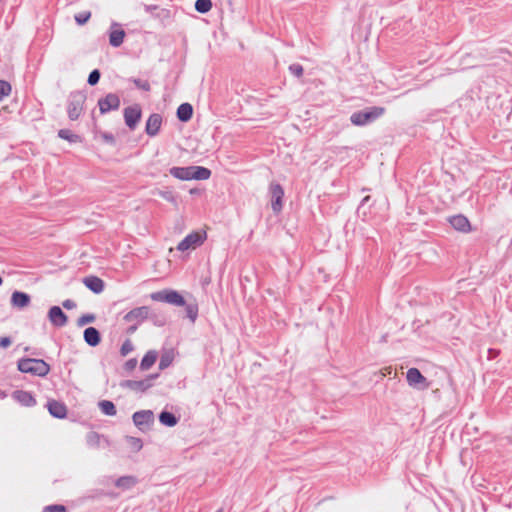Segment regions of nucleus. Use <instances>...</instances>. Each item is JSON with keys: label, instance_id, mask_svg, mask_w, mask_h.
<instances>
[{"label": "nucleus", "instance_id": "obj_1", "mask_svg": "<svg viewBox=\"0 0 512 512\" xmlns=\"http://www.w3.org/2000/svg\"><path fill=\"white\" fill-rule=\"evenodd\" d=\"M385 112L386 109L381 106L366 107L363 110L353 112L350 116V122L355 126H366L375 122L383 116Z\"/></svg>", "mask_w": 512, "mask_h": 512}, {"label": "nucleus", "instance_id": "obj_2", "mask_svg": "<svg viewBox=\"0 0 512 512\" xmlns=\"http://www.w3.org/2000/svg\"><path fill=\"white\" fill-rule=\"evenodd\" d=\"M170 174L180 180H206L210 177L209 169L201 166L172 167Z\"/></svg>", "mask_w": 512, "mask_h": 512}, {"label": "nucleus", "instance_id": "obj_3", "mask_svg": "<svg viewBox=\"0 0 512 512\" xmlns=\"http://www.w3.org/2000/svg\"><path fill=\"white\" fill-rule=\"evenodd\" d=\"M18 370L35 376L44 377L50 372V366L42 359L24 358L18 361Z\"/></svg>", "mask_w": 512, "mask_h": 512}, {"label": "nucleus", "instance_id": "obj_4", "mask_svg": "<svg viewBox=\"0 0 512 512\" xmlns=\"http://www.w3.org/2000/svg\"><path fill=\"white\" fill-rule=\"evenodd\" d=\"M86 96L81 92L71 93L68 99L67 113L70 120L74 121L82 113Z\"/></svg>", "mask_w": 512, "mask_h": 512}, {"label": "nucleus", "instance_id": "obj_5", "mask_svg": "<svg viewBox=\"0 0 512 512\" xmlns=\"http://www.w3.org/2000/svg\"><path fill=\"white\" fill-rule=\"evenodd\" d=\"M206 238L205 232L195 231L187 235L178 245L177 250L186 252L189 250H195L197 247L203 244Z\"/></svg>", "mask_w": 512, "mask_h": 512}, {"label": "nucleus", "instance_id": "obj_6", "mask_svg": "<svg viewBox=\"0 0 512 512\" xmlns=\"http://www.w3.org/2000/svg\"><path fill=\"white\" fill-rule=\"evenodd\" d=\"M271 208L274 214H279L283 209L284 189L281 184L272 182L269 185Z\"/></svg>", "mask_w": 512, "mask_h": 512}, {"label": "nucleus", "instance_id": "obj_7", "mask_svg": "<svg viewBox=\"0 0 512 512\" xmlns=\"http://www.w3.org/2000/svg\"><path fill=\"white\" fill-rule=\"evenodd\" d=\"M406 379L409 386L411 387L421 390L427 389L429 387V382L418 368H409L406 373Z\"/></svg>", "mask_w": 512, "mask_h": 512}, {"label": "nucleus", "instance_id": "obj_8", "mask_svg": "<svg viewBox=\"0 0 512 512\" xmlns=\"http://www.w3.org/2000/svg\"><path fill=\"white\" fill-rule=\"evenodd\" d=\"M135 426L140 430H147L154 423L155 416L151 410L137 411L132 416Z\"/></svg>", "mask_w": 512, "mask_h": 512}, {"label": "nucleus", "instance_id": "obj_9", "mask_svg": "<svg viewBox=\"0 0 512 512\" xmlns=\"http://www.w3.org/2000/svg\"><path fill=\"white\" fill-rule=\"evenodd\" d=\"M141 108L139 105L129 106L124 109V120L125 124L134 130L141 119Z\"/></svg>", "mask_w": 512, "mask_h": 512}, {"label": "nucleus", "instance_id": "obj_10", "mask_svg": "<svg viewBox=\"0 0 512 512\" xmlns=\"http://www.w3.org/2000/svg\"><path fill=\"white\" fill-rule=\"evenodd\" d=\"M98 106L100 112L105 114L111 110H117L120 106V99L116 94L109 93L104 98L99 99Z\"/></svg>", "mask_w": 512, "mask_h": 512}, {"label": "nucleus", "instance_id": "obj_11", "mask_svg": "<svg viewBox=\"0 0 512 512\" xmlns=\"http://www.w3.org/2000/svg\"><path fill=\"white\" fill-rule=\"evenodd\" d=\"M48 319L55 327H63L68 322L67 315L59 306H52L48 311Z\"/></svg>", "mask_w": 512, "mask_h": 512}, {"label": "nucleus", "instance_id": "obj_12", "mask_svg": "<svg viewBox=\"0 0 512 512\" xmlns=\"http://www.w3.org/2000/svg\"><path fill=\"white\" fill-rule=\"evenodd\" d=\"M449 223L455 230L459 232L468 233L472 231L469 219L463 214L451 216L449 218Z\"/></svg>", "mask_w": 512, "mask_h": 512}, {"label": "nucleus", "instance_id": "obj_13", "mask_svg": "<svg viewBox=\"0 0 512 512\" xmlns=\"http://www.w3.org/2000/svg\"><path fill=\"white\" fill-rule=\"evenodd\" d=\"M125 31L120 27V24L114 22L111 25L109 32V43L113 47H119L125 38Z\"/></svg>", "mask_w": 512, "mask_h": 512}, {"label": "nucleus", "instance_id": "obj_14", "mask_svg": "<svg viewBox=\"0 0 512 512\" xmlns=\"http://www.w3.org/2000/svg\"><path fill=\"white\" fill-rule=\"evenodd\" d=\"M149 314V308L146 306L137 307L125 315L127 322L141 323L144 321Z\"/></svg>", "mask_w": 512, "mask_h": 512}, {"label": "nucleus", "instance_id": "obj_15", "mask_svg": "<svg viewBox=\"0 0 512 512\" xmlns=\"http://www.w3.org/2000/svg\"><path fill=\"white\" fill-rule=\"evenodd\" d=\"M162 117L159 114H151L146 122L145 131L149 136H156L161 128Z\"/></svg>", "mask_w": 512, "mask_h": 512}, {"label": "nucleus", "instance_id": "obj_16", "mask_svg": "<svg viewBox=\"0 0 512 512\" xmlns=\"http://www.w3.org/2000/svg\"><path fill=\"white\" fill-rule=\"evenodd\" d=\"M11 304L13 307L23 309L30 304V296L24 292L15 291L11 296Z\"/></svg>", "mask_w": 512, "mask_h": 512}, {"label": "nucleus", "instance_id": "obj_17", "mask_svg": "<svg viewBox=\"0 0 512 512\" xmlns=\"http://www.w3.org/2000/svg\"><path fill=\"white\" fill-rule=\"evenodd\" d=\"M154 379V377H150L145 380H128L125 382L124 386L133 390V391H140L144 392L148 388L151 387V380Z\"/></svg>", "mask_w": 512, "mask_h": 512}, {"label": "nucleus", "instance_id": "obj_18", "mask_svg": "<svg viewBox=\"0 0 512 512\" xmlns=\"http://www.w3.org/2000/svg\"><path fill=\"white\" fill-rule=\"evenodd\" d=\"M83 284L94 293H101L104 289V282L96 276H88L83 279Z\"/></svg>", "mask_w": 512, "mask_h": 512}, {"label": "nucleus", "instance_id": "obj_19", "mask_svg": "<svg viewBox=\"0 0 512 512\" xmlns=\"http://www.w3.org/2000/svg\"><path fill=\"white\" fill-rule=\"evenodd\" d=\"M84 340L85 342L92 346V347H95L97 346L100 341H101V337H100V333L99 331L94 328V327H88L84 330Z\"/></svg>", "mask_w": 512, "mask_h": 512}, {"label": "nucleus", "instance_id": "obj_20", "mask_svg": "<svg viewBox=\"0 0 512 512\" xmlns=\"http://www.w3.org/2000/svg\"><path fill=\"white\" fill-rule=\"evenodd\" d=\"M48 410L50 414L56 418H64L67 414L66 406L58 401L48 402Z\"/></svg>", "mask_w": 512, "mask_h": 512}, {"label": "nucleus", "instance_id": "obj_21", "mask_svg": "<svg viewBox=\"0 0 512 512\" xmlns=\"http://www.w3.org/2000/svg\"><path fill=\"white\" fill-rule=\"evenodd\" d=\"M13 397L25 406H33L36 403L34 397L27 391H15Z\"/></svg>", "mask_w": 512, "mask_h": 512}, {"label": "nucleus", "instance_id": "obj_22", "mask_svg": "<svg viewBox=\"0 0 512 512\" xmlns=\"http://www.w3.org/2000/svg\"><path fill=\"white\" fill-rule=\"evenodd\" d=\"M193 108L189 103L181 104L177 109V117L180 121L186 122L191 119Z\"/></svg>", "mask_w": 512, "mask_h": 512}, {"label": "nucleus", "instance_id": "obj_23", "mask_svg": "<svg viewBox=\"0 0 512 512\" xmlns=\"http://www.w3.org/2000/svg\"><path fill=\"white\" fill-rule=\"evenodd\" d=\"M166 303L176 305V306H183L185 305V300L182 295H180L175 290H168L166 295Z\"/></svg>", "mask_w": 512, "mask_h": 512}, {"label": "nucleus", "instance_id": "obj_24", "mask_svg": "<svg viewBox=\"0 0 512 512\" xmlns=\"http://www.w3.org/2000/svg\"><path fill=\"white\" fill-rule=\"evenodd\" d=\"M156 360H157V352L156 351H148L144 355V357L140 363V368L142 370H148L155 364Z\"/></svg>", "mask_w": 512, "mask_h": 512}, {"label": "nucleus", "instance_id": "obj_25", "mask_svg": "<svg viewBox=\"0 0 512 512\" xmlns=\"http://www.w3.org/2000/svg\"><path fill=\"white\" fill-rule=\"evenodd\" d=\"M159 421L164 426L174 427L178 423V418L170 412L163 411L159 415Z\"/></svg>", "mask_w": 512, "mask_h": 512}, {"label": "nucleus", "instance_id": "obj_26", "mask_svg": "<svg viewBox=\"0 0 512 512\" xmlns=\"http://www.w3.org/2000/svg\"><path fill=\"white\" fill-rule=\"evenodd\" d=\"M137 483V480L133 476H123L116 480L115 485L116 487L126 490L130 489Z\"/></svg>", "mask_w": 512, "mask_h": 512}, {"label": "nucleus", "instance_id": "obj_27", "mask_svg": "<svg viewBox=\"0 0 512 512\" xmlns=\"http://www.w3.org/2000/svg\"><path fill=\"white\" fill-rule=\"evenodd\" d=\"M99 408L101 412L108 416H114L116 415V407L113 402L109 400H102L99 402Z\"/></svg>", "mask_w": 512, "mask_h": 512}, {"label": "nucleus", "instance_id": "obj_28", "mask_svg": "<svg viewBox=\"0 0 512 512\" xmlns=\"http://www.w3.org/2000/svg\"><path fill=\"white\" fill-rule=\"evenodd\" d=\"M58 136L61 138V139H64V140H67L68 142L70 143H77V142H80L81 141V138L79 135L77 134H74L71 130L69 129H61L58 131Z\"/></svg>", "mask_w": 512, "mask_h": 512}, {"label": "nucleus", "instance_id": "obj_29", "mask_svg": "<svg viewBox=\"0 0 512 512\" xmlns=\"http://www.w3.org/2000/svg\"><path fill=\"white\" fill-rule=\"evenodd\" d=\"M89 445L104 446L107 444V440L95 432H90L87 435Z\"/></svg>", "mask_w": 512, "mask_h": 512}, {"label": "nucleus", "instance_id": "obj_30", "mask_svg": "<svg viewBox=\"0 0 512 512\" xmlns=\"http://www.w3.org/2000/svg\"><path fill=\"white\" fill-rule=\"evenodd\" d=\"M371 197L370 196H365L361 202H360V205L358 206L357 208V214L359 217L362 218V220H367L368 218V212L366 211L365 209V205L370 201Z\"/></svg>", "mask_w": 512, "mask_h": 512}, {"label": "nucleus", "instance_id": "obj_31", "mask_svg": "<svg viewBox=\"0 0 512 512\" xmlns=\"http://www.w3.org/2000/svg\"><path fill=\"white\" fill-rule=\"evenodd\" d=\"M212 7L211 0H197L195 3V9L199 13H206L208 12Z\"/></svg>", "mask_w": 512, "mask_h": 512}, {"label": "nucleus", "instance_id": "obj_32", "mask_svg": "<svg viewBox=\"0 0 512 512\" xmlns=\"http://www.w3.org/2000/svg\"><path fill=\"white\" fill-rule=\"evenodd\" d=\"M288 70L292 75H294L297 78H301L304 74V68L299 63H293L289 65Z\"/></svg>", "mask_w": 512, "mask_h": 512}, {"label": "nucleus", "instance_id": "obj_33", "mask_svg": "<svg viewBox=\"0 0 512 512\" xmlns=\"http://www.w3.org/2000/svg\"><path fill=\"white\" fill-rule=\"evenodd\" d=\"M11 92V85L4 80H0V101L5 97L8 96Z\"/></svg>", "mask_w": 512, "mask_h": 512}, {"label": "nucleus", "instance_id": "obj_34", "mask_svg": "<svg viewBox=\"0 0 512 512\" xmlns=\"http://www.w3.org/2000/svg\"><path fill=\"white\" fill-rule=\"evenodd\" d=\"M95 321V315L93 314H84L82 315L81 317L78 318L77 320V325L82 327V326H85L89 323H92Z\"/></svg>", "mask_w": 512, "mask_h": 512}, {"label": "nucleus", "instance_id": "obj_35", "mask_svg": "<svg viewBox=\"0 0 512 512\" xmlns=\"http://www.w3.org/2000/svg\"><path fill=\"white\" fill-rule=\"evenodd\" d=\"M90 17H91V12H89V11L80 12L75 15V21L79 25H83L90 19Z\"/></svg>", "mask_w": 512, "mask_h": 512}, {"label": "nucleus", "instance_id": "obj_36", "mask_svg": "<svg viewBox=\"0 0 512 512\" xmlns=\"http://www.w3.org/2000/svg\"><path fill=\"white\" fill-rule=\"evenodd\" d=\"M134 349L133 343L131 340L127 339L124 341V343L121 346L120 352L122 356L128 355L130 352H132Z\"/></svg>", "mask_w": 512, "mask_h": 512}, {"label": "nucleus", "instance_id": "obj_37", "mask_svg": "<svg viewBox=\"0 0 512 512\" xmlns=\"http://www.w3.org/2000/svg\"><path fill=\"white\" fill-rule=\"evenodd\" d=\"M42 512H67V510L64 505L55 504L44 507Z\"/></svg>", "mask_w": 512, "mask_h": 512}, {"label": "nucleus", "instance_id": "obj_38", "mask_svg": "<svg viewBox=\"0 0 512 512\" xmlns=\"http://www.w3.org/2000/svg\"><path fill=\"white\" fill-rule=\"evenodd\" d=\"M168 290L154 292L150 295L151 299L158 302H166V295Z\"/></svg>", "mask_w": 512, "mask_h": 512}, {"label": "nucleus", "instance_id": "obj_39", "mask_svg": "<svg viewBox=\"0 0 512 512\" xmlns=\"http://www.w3.org/2000/svg\"><path fill=\"white\" fill-rule=\"evenodd\" d=\"M186 313H187V317L192 321L194 322L196 317H197V314H198V309L195 305H187L186 306Z\"/></svg>", "mask_w": 512, "mask_h": 512}, {"label": "nucleus", "instance_id": "obj_40", "mask_svg": "<svg viewBox=\"0 0 512 512\" xmlns=\"http://www.w3.org/2000/svg\"><path fill=\"white\" fill-rule=\"evenodd\" d=\"M172 362V356L168 353L163 354L160 359L159 368L161 370L167 368Z\"/></svg>", "mask_w": 512, "mask_h": 512}, {"label": "nucleus", "instance_id": "obj_41", "mask_svg": "<svg viewBox=\"0 0 512 512\" xmlns=\"http://www.w3.org/2000/svg\"><path fill=\"white\" fill-rule=\"evenodd\" d=\"M99 79H100V72H99L97 69H95V70H93V71L89 74V77H88V83H89L90 85H92V86H93V85H96V84L98 83Z\"/></svg>", "mask_w": 512, "mask_h": 512}, {"label": "nucleus", "instance_id": "obj_42", "mask_svg": "<svg viewBox=\"0 0 512 512\" xmlns=\"http://www.w3.org/2000/svg\"><path fill=\"white\" fill-rule=\"evenodd\" d=\"M133 82L136 85V87H138L141 90H144V91L150 90V84L146 80L134 79Z\"/></svg>", "mask_w": 512, "mask_h": 512}, {"label": "nucleus", "instance_id": "obj_43", "mask_svg": "<svg viewBox=\"0 0 512 512\" xmlns=\"http://www.w3.org/2000/svg\"><path fill=\"white\" fill-rule=\"evenodd\" d=\"M11 345V339L9 337L0 338V348H7Z\"/></svg>", "mask_w": 512, "mask_h": 512}, {"label": "nucleus", "instance_id": "obj_44", "mask_svg": "<svg viewBox=\"0 0 512 512\" xmlns=\"http://www.w3.org/2000/svg\"><path fill=\"white\" fill-rule=\"evenodd\" d=\"M102 138L105 142H108V143H111V144H114L115 143V138L112 134L110 133H102Z\"/></svg>", "mask_w": 512, "mask_h": 512}, {"label": "nucleus", "instance_id": "obj_45", "mask_svg": "<svg viewBox=\"0 0 512 512\" xmlns=\"http://www.w3.org/2000/svg\"><path fill=\"white\" fill-rule=\"evenodd\" d=\"M63 307L66 309H73L76 307V303L73 300L67 299L62 303Z\"/></svg>", "mask_w": 512, "mask_h": 512}, {"label": "nucleus", "instance_id": "obj_46", "mask_svg": "<svg viewBox=\"0 0 512 512\" xmlns=\"http://www.w3.org/2000/svg\"><path fill=\"white\" fill-rule=\"evenodd\" d=\"M136 364H137L136 359H130L126 362V367H127V369H134Z\"/></svg>", "mask_w": 512, "mask_h": 512}, {"label": "nucleus", "instance_id": "obj_47", "mask_svg": "<svg viewBox=\"0 0 512 512\" xmlns=\"http://www.w3.org/2000/svg\"><path fill=\"white\" fill-rule=\"evenodd\" d=\"M135 329H136V326L131 327L129 330H130L131 332H133Z\"/></svg>", "mask_w": 512, "mask_h": 512}, {"label": "nucleus", "instance_id": "obj_48", "mask_svg": "<svg viewBox=\"0 0 512 512\" xmlns=\"http://www.w3.org/2000/svg\"><path fill=\"white\" fill-rule=\"evenodd\" d=\"M494 350L493 349H489V353H491V355H494Z\"/></svg>", "mask_w": 512, "mask_h": 512}, {"label": "nucleus", "instance_id": "obj_49", "mask_svg": "<svg viewBox=\"0 0 512 512\" xmlns=\"http://www.w3.org/2000/svg\"><path fill=\"white\" fill-rule=\"evenodd\" d=\"M494 350L493 349H489V353H491V355H494Z\"/></svg>", "mask_w": 512, "mask_h": 512}, {"label": "nucleus", "instance_id": "obj_50", "mask_svg": "<svg viewBox=\"0 0 512 512\" xmlns=\"http://www.w3.org/2000/svg\"><path fill=\"white\" fill-rule=\"evenodd\" d=\"M2 282H3V280H2V278L0 277V285L2 284Z\"/></svg>", "mask_w": 512, "mask_h": 512}]
</instances>
